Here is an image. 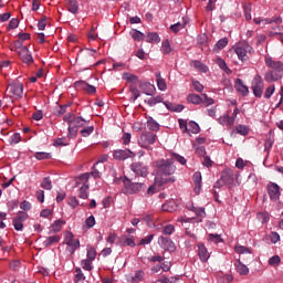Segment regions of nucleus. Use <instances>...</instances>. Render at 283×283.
Masks as SVG:
<instances>
[{
  "label": "nucleus",
  "instance_id": "37998d69",
  "mask_svg": "<svg viewBox=\"0 0 283 283\" xmlns=\"http://www.w3.org/2000/svg\"><path fill=\"white\" fill-rule=\"evenodd\" d=\"M217 63H218V65H219V67L223 71V72H226V74H231V69H229V66H227V62H224V60H222V59H218L217 60Z\"/></svg>",
  "mask_w": 283,
  "mask_h": 283
},
{
  "label": "nucleus",
  "instance_id": "338daca9",
  "mask_svg": "<svg viewBox=\"0 0 283 283\" xmlns=\"http://www.w3.org/2000/svg\"><path fill=\"white\" fill-rule=\"evenodd\" d=\"M13 227L15 231H23V221L13 218Z\"/></svg>",
  "mask_w": 283,
  "mask_h": 283
},
{
  "label": "nucleus",
  "instance_id": "2eb2a0df",
  "mask_svg": "<svg viewBox=\"0 0 283 283\" xmlns=\"http://www.w3.org/2000/svg\"><path fill=\"white\" fill-rule=\"evenodd\" d=\"M132 154L134 153L129 149H117L113 153V158H115V160H127Z\"/></svg>",
  "mask_w": 283,
  "mask_h": 283
},
{
  "label": "nucleus",
  "instance_id": "2f4dec72",
  "mask_svg": "<svg viewBox=\"0 0 283 283\" xmlns=\"http://www.w3.org/2000/svg\"><path fill=\"white\" fill-rule=\"evenodd\" d=\"M95 55H96V50L87 49L83 55L78 54L77 57L81 56L82 59H84V61L90 62L91 59L95 57Z\"/></svg>",
  "mask_w": 283,
  "mask_h": 283
},
{
  "label": "nucleus",
  "instance_id": "a18cd8bd",
  "mask_svg": "<svg viewBox=\"0 0 283 283\" xmlns=\"http://www.w3.org/2000/svg\"><path fill=\"white\" fill-rule=\"evenodd\" d=\"M81 266L84 271H92V269H94V266H92V260L90 259L82 260Z\"/></svg>",
  "mask_w": 283,
  "mask_h": 283
},
{
  "label": "nucleus",
  "instance_id": "bb28decb",
  "mask_svg": "<svg viewBox=\"0 0 283 283\" xmlns=\"http://www.w3.org/2000/svg\"><path fill=\"white\" fill-rule=\"evenodd\" d=\"M191 66L195 67V70H199V72L207 73L209 72V67L205 65L202 62L195 60L191 62Z\"/></svg>",
  "mask_w": 283,
  "mask_h": 283
},
{
  "label": "nucleus",
  "instance_id": "3c124183",
  "mask_svg": "<svg viewBox=\"0 0 283 283\" xmlns=\"http://www.w3.org/2000/svg\"><path fill=\"white\" fill-rule=\"evenodd\" d=\"M122 247H136V242H134L133 238H123L122 239Z\"/></svg>",
  "mask_w": 283,
  "mask_h": 283
},
{
  "label": "nucleus",
  "instance_id": "5fc2aeb1",
  "mask_svg": "<svg viewBox=\"0 0 283 283\" xmlns=\"http://www.w3.org/2000/svg\"><path fill=\"white\" fill-rule=\"evenodd\" d=\"M185 25H186V23L177 22V23L170 25V30H171V32L178 33V32H180V30H182L185 28Z\"/></svg>",
  "mask_w": 283,
  "mask_h": 283
},
{
  "label": "nucleus",
  "instance_id": "c85d7f7f",
  "mask_svg": "<svg viewBox=\"0 0 283 283\" xmlns=\"http://www.w3.org/2000/svg\"><path fill=\"white\" fill-rule=\"evenodd\" d=\"M188 134H200V125L193 120L189 122Z\"/></svg>",
  "mask_w": 283,
  "mask_h": 283
},
{
  "label": "nucleus",
  "instance_id": "ddd939ff",
  "mask_svg": "<svg viewBox=\"0 0 283 283\" xmlns=\"http://www.w3.org/2000/svg\"><path fill=\"white\" fill-rule=\"evenodd\" d=\"M17 54H19L21 61H23V63H27V65H30V63H33L34 61L32 54H30V50H28V46H24V49L18 51Z\"/></svg>",
  "mask_w": 283,
  "mask_h": 283
},
{
  "label": "nucleus",
  "instance_id": "f03ea898",
  "mask_svg": "<svg viewBox=\"0 0 283 283\" xmlns=\"http://www.w3.org/2000/svg\"><path fill=\"white\" fill-rule=\"evenodd\" d=\"M265 65L270 70L264 74L266 83H275L283 76V62L274 61L273 57H265Z\"/></svg>",
  "mask_w": 283,
  "mask_h": 283
},
{
  "label": "nucleus",
  "instance_id": "e2e57ef3",
  "mask_svg": "<svg viewBox=\"0 0 283 283\" xmlns=\"http://www.w3.org/2000/svg\"><path fill=\"white\" fill-rule=\"evenodd\" d=\"M174 231H176V228L171 224H168L164 228L163 233H164V235H171V233H174Z\"/></svg>",
  "mask_w": 283,
  "mask_h": 283
},
{
  "label": "nucleus",
  "instance_id": "bf43d9fd",
  "mask_svg": "<svg viewBox=\"0 0 283 283\" xmlns=\"http://www.w3.org/2000/svg\"><path fill=\"white\" fill-rule=\"evenodd\" d=\"M192 86L199 93L205 91V86L198 80H192Z\"/></svg>",
  "mask_w": 283,
  "mask_h": 283
},
{
  "label": "nucleus",
  "instance_id": "49530a36",
  "mask_svg": "<svg viewBox=\"0 0 283 283\" xmlns=\"http://www.w3.org/2000/svg\"><path fill=\"white\" fill-rule=\"evenodd\" d=\"M144 277H145V272H143V271H137V272L135 273V275L132 276L130 282H133V283L143 282V279H144Z\"/></svg>",
  "mask_w": 283,
  "mask_h": 283
},
{
  "label": "nucleus",
  "instance_id": "6ab92c4d",
  "mask_svg": "<svg viewBox=\"0 0 283 283\" xmlns=\"http://www.w3.org/2000/svg\"><path fill=\"white\" fill-rule=\"evenodd\" d=\"M198 255L201 262H207L209 260V251L207 250V247H205V243L198 244Z\"/></svg>",
  "mask_w": 283,
  "mask_h": 283
},
{
  "label": "nucleus",
  "instance_id": "cd10ccee",
  "mask_svg": "<svg viewBox=\"0 0 283 283\" xmlns=\"http://www.w3.org/2000/svg\"><path fill=\"white\" fill-rule=\"evenodd\" d=\"M218 123L220 125H233V118H231V116H229V114H223L221 117L218 118Z\"/></svg>",
  "mask_w": 283,
  "mask_h": 283
},
{
  "label": "nucleus",
  "instance_id": "680f3d73",
  "mask_svg": "<svg viewBox=\"0 0 283 283\" xmlns=\"http://www.w3.org/2000/svg\"><path fill=\"white\" fill-rule=\"evenodd\" d=\"M179 127L182 130L184 134H188L189 132V124H187V120L179 119Z\"/></svg>",
  "mask_w": 283,
  "mask_h": 283
},
{
  "label": "nucleus",
  "instance_id": "72a5a7b5",
  "mask_svg": "<svg viewBox=\"0 0 283 283\" xmlns=\"http://www.w3.org/2000/svg\"><path fill=\"white\" fill-rule=\"evenodd\" d=\"M146 105H149V107H154V105H158V103H163V96L158 95L156 97H150L148 99H145Z\"/></svg>",
  "mask_w": 283,
  "mask_h": 283
},
{
  "label": "nucleus",
  "instance_id": "4468645a",
  "mask_svg": "<svg viewBox=\"0 0 283 283\" xmlns=\"http://www.w3.org/2000/svg\"><path fill=\"white\" fill-rule=\"evenodd\" d=\"M222 181L226 185H229V187H233V182H235V179L233 178V170L231 169H226L221 172V177Z\"/></svg>",
  "mask_w": 283,
  "mask_h": 283
},
{
  "label": "nucleus",
  "instance_id": "a211bd4d",
  "mask_svg": "<svg viewBox=\"0 0 283 283\" xmlns=\"http://www.w3.org/2000/svg\"><path fill=\"white\" fill-rule=\"evenodd\" d=\"M192 180L195 182V193H200L202 189V174L200 171L195 172Z\"/></svg>",
  "mask_w": 283,
  "mask_h": 283
},
{
  "label": "nucleus",
  "instance_id": "58836bf2",
  "mask_svg": "<svg viewBox=\"0 0 283 283\" xmlns=\"http://www.w3.org/2000/svg\"><path fill=\"white\" fill-rule=\"evenodd\" d=\"M130 36L134 39V41H143V39H145V34L136 29L130 31Z\"/></svg>",
  "mask_w": 283,
  "mask_h": 283
},
{
  "label": "nucleus",
  "instance_id": "6e6552de",
  "mask_svg": "<svg viewBox=\"0 0 283 283\" xmlns=\"http://www.w3.org/2000/svg\"><path fill=\"white\" fill-rule=\"evenodd\" d=\"M7 92H10L12 96H15V98H22L23 97V84L20 82H13L9 84L7 87Z\"/></svg>",
  "mask_w": 283,
  "mask_h": 283
},
{
  "label": "nucleus",
  "instance_id": "423d86ee",
  "mask_svg": "<svg viewBox=\"0 0 283 283\" xmlns=\"http://www.w3.org/2000/svg\"><path fill=\"white\" fill-rule=\"evenodd\" d=\"M253 46L249 44L248 42H240L235 48V54L242 61L243 63L249 61V55L252 54Z\"/></svg>",
  "mask_w": 283,
  "mask_h": 283
},
{
  "label": "nucleus",
  "instance_id": "f3484780",
  "mask_svg": "<svg viewBox=\"0 0 283 283\" xmlns=\"http://www.w3.org/2000/svg\"><path fill=\"white\" fill-rule=\"evenodd\" d=\"M66 244L67 247H71L73 251H76L78 247H81V242L78 240H74V234L72 232L66 233Z\"/></svg>",
  "mask_w": 283,
  "mask_h": 283
},
{
  "label": "nucleus",
  "instance_id": "603ef678",
  "mask_svg": "<svg viewBox=\"0 0 283 283\" xmlns=\"http://www.w3.org/2000/svg\"><path fill=\"white\" fill-rule=\"evenodd\" d=\"M25 49V46L23 45V41H15L14 44L12 45V52H20L21 50Z\"/></svg>",
  "mask_w": 283,
  "mask_h": 283
},
{
  "label": "nucleus",
  "instance_id": "5701e85b",
  "mask_svg": "<svg viewBox=\"0 0 283 283\" xmlns=\"http://www.w3.org/2000/svg\"><path fill=\"white\" fill-rule=\"evenodd\" d=\"M164 105L169 112H182V109H185V105L174 104L171 102H164Z\"/></svg>",
  "mask_w": 283,
  "mask_h": 283
},
{
  "label": "nucleus",
  "instance_id": "79ce46f5",
  "mask_svg": "<svg viewBox=\"0 0 283 283\" xmlns=\"http://www.w3.org/2000/svg\"><path fill=\"white\" fill-rule=\"evenodd\" d=\"M201 103L202 105H205L206 107H209V105H213L216 102L213 101V98L209 97V95L207 94H202L201 95Z\"/></svg>",
  "mask_w": 283,
  "mask_h": 283
},
{
  "label": "nucleus",
  "instance_id": "412c9836",
  "mask_svg": "<svg viewBox=\"0 0 283 283\" xmlns=\"http://www.w3.org/2000/svg\"><path fill=\"white\" fill-rule=\"evenodd\" d=\"M234 269L239 275H249V268L244 265L240 260L234 262Z\"/></svg>",
  "mask_w": 283,
  "mask_h": 283
},
{
  "label": "nucleus",
  "instance_id": "e433bc0d",
  "mask_svg": "<svg viewBox=\"0 0 283 283\" xmlns=\"http://www.w3.org/2000/svg\"><path fill=\"white\" fill-rule=\"evenodd\" d=\"M146 42L147 43H160V36L158 33H148L146 36Z\"/></svg>",
  "mask_w": 283,
  "mask_h": 283
},
{
  "label": "nucleus",
  "instance_id": "7c9ffc66",
  "mask_svg": "<svg viewBox=\"0 0 283 283\" xmlns=\"http://www.w3.org/2000/svg\"><path fill=\"white\" fill-rule=\"evenodd\" d=\"M156 78H157V86L160 92H165L167 90V82H165V78L160 76V73H156Z\"/></svg>",
  "mask_w": 283,
  "mask_h": 283
},
{
  "label": "nucleus",
  "instance_id": "774afa93",
  "mask_svg": "<svg viewBox=\"0 0 283 283\" xmlns=\"http://www.w3.org/2000/svg\"><path fill=\"white\" fill-rule=\"evenodd\" d=\"M161 209H163V211H168V212H172V211H175V209H174V202H167V203H164L163 206H161Z\"/></svg>",
  "mask_w": 283,
  "mask_h": 283
},
{
  "label": "nucleus",
  "instance_id": "4c0bfd02",
  "mask_svg": "<svg viewBox=\"0 0 283 283\" xmlns=\"http://www.w3.org/2000/svg\"><path fill=\"white\" fill-rule=\"evenodd\" d=\"M41 188L46 189V191H52V179H50V177H44L41 182Z\"/></svg>",
  "mask_w": 283,
  "mask_h": 283
},
{
  "label": "nucleus",
  "instance_id": "69168bd1",
  "mask_svg": "<svg viewBox=\"0 0 283 283\" xmlns=\"http://www.w3.org/2000/svg\"><path fill=\"white\" fill-rule=\"evenodd\" d=\"M15 220H19L20 222H25L28 220V214L27 212L20 211L18 214L14 217Z\"/></svg>",
  "mask_w": 283,
  "mask_h": 283
},
{
  "label": "nucleus",
  "instance_id": "7ed1b4c3",
  "mask_svg": "<svg viewBox=\"0 0 283 283\" xmlns=\"http://www.w3.org/2000/svg\"><path fill=\"white\" fill-rule=\"evenodd\" d=\"M64 123H69V134L70 138H76L80 127H85L90 125V119H85L82 116L74 115V113H69L63 117Z\"/></svg>",
  "mask_w": 283,
  "mask_h": 283
},
{
  "label": "nucleus",
  "instance_id": "ea45409f",
  "mask_svg": "<svg viewBox=\"0 0 283 283\" xmlns=\"http://www.w3.org/2000/svg\"><path fill=\"white\" fill-rule=\"evenodd\" d=\"M160 186H158V184H156V179L154 185H151L150 187H148L147 191H146V196H154V193H158L160 191V188H158Z\"/></svg>",
  "mask_w": 283,
  "mask_h": 283
},
{
  "label": "nucleus",
  "instance_id": "0eeeda50",
  "mask_svg": "<svg viewBox=\"0 0 283 283\" xmlns=\"http://www.w3.org/2000/svg\"><path fill=\"white\" fill-rule=\"evenodd\" d=\"M251 90L256 98H262V94H264V81L262 80V76H254L251 84Z\"/></svg>",
  "mask_w": 283,
  "mask_h": 283
},
{
  "label": "nucleus",
  "instance_id": "39448f33",
  "mask_svg": "<svg viewBox=\"0 0 283 283\" xmlns=\"http://www.w3.org/2000/svg\"><path fill=\"white\" fill-rule=\"evenodd\" d=\"M158 140V135L154 134L153 132L145 130L142 133L138 145L142 147V149H147L148 151H151V145H154Z\"/></svg>",
  "mask_w": 283,
  "mask_h": 283
},
{
  "label": "nucleus",
  "instance_id": "a878e982",
  "mask_svg": "<svg viewBox=\"0 0 283 283\" xmlns=\"http://www.w3.org/2000/svg\"><path fill=\"white\" fill-rule=\"evenodd\" d=\"M66 6L69 12L76 14L78 12V1L76 0H66Z\"/></svg>",
  "mask_w": 283,
  "mask_h": 283
},
{
  "label": "nucleus",
  "instance_id": "f704fd0d",
  "mask_svg": "<svg viewBox=\"0 0 283 283\" xmlns=\"http://www.w3.org/2000/svg\"><path fill=\"white\" fill-rule=\"evenodd\" d=\"M87 185V182H90V172H85V174H82L77 177L76 179V187H78V185Z\"/></svg>",
  "mask_w": 283,
  "mask_h": 283
},
{
  "label": "nucleus",
  "instance_id": "393cba45",
  "mask_svg": "<svg viewBox=\"0 0 283 283\" xmlns=\"http://www.w3.org/2000/svg\"><path fill=\"white\" fill-rule=\"evenodd\" d=\"M187 102L192 105H200V103H202V97L198 94L190 93L187 95Z\"/></svg>",
  "mask_w": 283,
  "mask_h": 283
},
{
  "label": "nucleus",
  "instance_id": "20e7f679",
  "mask_svg": "<svg viewBox=\"0 0 283 283\" xmlns=\"http://www.w3.org/2000/svg\"><path fill=\"white\" fill-rule=\"evenodd\" d=\"M120 180L124 185L123 193H126V196L140 193V191H143L144 189H147V186L145 185V182H138L127 177H122Z\"/></svg>",
  "mask_w": 283,
  "mask_h": 283
},
{
  "label": "nucleus",
  "instance_id": "4d7b16f0",
  "mask_svg": "<svg viewBox=\"0 0 283 283\" xmlns=\"http://www.w3.org/2000/svg\"><path fill=\"white\" fill-rule=\"evenodd\" d=\"M235 253L242 254V253H251V249L244 245H237L234 248Z\"/></svg>",
  "mask_w": 283,
  "mask_h": 283
},
{
  "label": "nucleus",
  "instance_id": "c03bdc74",
  "mask_svg": "<svg viewBox=\"0 0 283 283\" xmlns=\"http://www.w3.org/2000/svg\"><path fill=\"white\" fill-rule=\"evenodd\" d=\"M75 277H74V282L78 283V282H84L85 280V274H83V271H81V268H77L75 270Z\"/></svg>",
  "mask_w": 283,
  "mask_h": 283
},
{
  "label": "nucleus",
  "instance_id": "864d4df0",
  "mask_svg": "<svg viewBox=\"0 0 283 283\" xmlns=\"http://www.w3.org/2000/svg\"><path fill=\"white\" fill-rule=\"evenodd\" d=\"M163 54H169L171 52V46L169 45V40H165L161 44Z\"/></svg>",
  "mask_w": 283,
  "mask_h": 283
},
{
  "label": "nucleus",
  "instance_id": "aec40b11",
  "mask_svg": "<svg viewBox=\"0 0 283 283\" xmlns=\"http://www.w3.org/2000/svg\"><path fill=\"white\" fill-rule=\"evenodd\" d=\"M253 21L256 25H260V23H263L264 25L269 23H276V24L282 23V19L280 17L271 18V19L254 18Z\"/></svg>",
  "mask_w": 283,
  "mask_h": 283
},
{
  "label": "nucleus",
  "instance_id": "6e6d98bb",
  "mask_svg": "<svg viewBox=\"0 0 283 283\" xmlns=\"http://www.w3.org/2000/svg\"><path fill=\"white\" fill-rule=\"evenodd\" d=\"M237 133L241 136H247L249 134V127H247L245 125H238Z\"/></svg>",
  "mask_w": 283,
  "mask_h": 283
},
{
  "label": "nucleus",
  "instance_id": "9b49d317",
  "mask_svg": "<svg viewBox=\"0 0 283 283\" xmlns=\"http://www.w3.org/2000/svg\"><path fill=\"white\" fill-rule=\"evenodd\" d=\"M268 193L272 200H280V186H277V184L270 182L268 185Z\"/></svg>",
  "mask_w": 283,
  "mask_h": 283
},
{
  "label": "nucleus",
  "instance_id": "1a4fd4ad",
  "mask_svg": "<svg viewBox=\"0 0 283 283\" xmlns=\"http://www.w3.org/2000/svg\"><path fill=\"white\" fill-rule=\"evenodd\" d=\"M158 244L164 249V251H176V244L168 237H159Z\"/></svg>",
  "mask_w": 283,
  "mask_h": 283
},
{
  "label": "nucleus",
  "instance_id": "13d9d810",
  "mask_svg": "<svg viewBox=\"0 0 283 283\" xmlns=\"http://www.w3.org/2000/svg\"><path fill=\"white\" fill-rule=\"evenodd\" d=\"M35 158L36 160H48L52 158V155H50V153H36Z\"/></svg>",
  "mask_w": 283,
  "mask_h": 283
},
{
  "label": "nucleus",
  "instance_id": "f257e3e1",
  "mask_svg": "<svg viewBox=\"0 0 283 283\" xmlns=\"http://www.w3.org/2000/svg\"><path fill=\"white\" fill-rule=\"evenodd\" d=\"M176 174V166L174 165V159H161L157 161V175L155 177V184L158 187L167 185V182H176L174 176Z\"/></svg>",
  "mask_w": 283,
  "mask_h": 283
},
{
  "label": "nucleus",
  "instance_id": "052dcab7",
  "mask_svg": "<svg viewBox=\"0 0 283 283\" xmlns=\"http://www.w3.org/2000/svg\"><path fill=\"white\" fill-rule=\"evenodd\" d=\"M275 94V85H270L264 93V98H271Z\"/></svg>",
  "mask_w": 283,
  "mask_h": 283
},
{
  "label": "nucleus",
  "instance_id": "c9c22d12",
  "mask_svg": "<svg viewBox=\"0 0 283 283\" xmlns=\"http://www.w3.org/2000/svg\"><path fill=\"white\" fill-rule=\"evenodd\" d=\"M63 224H65V221L59 219L52 223L51 229L54 233H59L63 229Z\"/></svg>",
  "mask_w": 283,
  "mask_h": 283
},
{
  "label": "nucleus",
  "instance_id": "0e129e2a",
  "mask_svg": "<svg viewBox=\"0 0 283 283\" xmlns=\"http://www.w3.org/2000/svg\"><path fill=\"white\" fill-rule=\"evenodd\" d=\"M88 174L94 178H101V176H103V174L96 168V164L92 167V171Z\"/></svg>",
  "mask_w": 283,
  "mask_h": 283
},
{
  "label": "nucleus",
  "instance_id": "09e8293b",
  "mask_svg": "<svg viewBox=\"0 0 283 283\" xmlns=\"http://www.w3.org/2000/svg\"><path fill=\"white\" fill-rule=\"evenodd\" d=\"M91 134H94V126H87L81 130L83 138H87V136H91Z\"/></svg>",
  "mask_w": 283,
  "mask_h": 283
},
{
  "label": "nucleus",
  "instance_id": "473e14b6",
  "mask_svg": "<svg viewBox=\"0 0 283 283\" xmlns=\"http://www.w3.org/2000/svg\"><path fill=\"white\" fill-rule=\"evenodd\" d=\"M88 190H90V185L83 184L80 187V190H78V198H82L83 200L87 199V191Z\"/></svg>",
  "mask_w": 283,
  "mask_h": 283
},
{
  "label": "nucleus",
  "instance_id": "de8ad7c7",
  "mask_svg": "<svg viewBox=\"0 0 283 283\" xmlns=\"http://www.w3.org/2000/svg\"><path fill=\"white\" fill-rule=\"evenodd\" d=\"M227 45H229V39L228 38L220 39L216 43V48L219 49V50H224V48H227Z\"/></svg>",
  "mask_w": 283,
  "mask_h": 283
},
{
  "label": "nucleus",
  "instance_id": "9d476101",
  "mask_svg": "<svg viewBox=\"0 0 283 283\" xmlns=\"http://www.w3.org/2000/svg\"><path fill=\"white\" fill-rule=\"evenodd\" d=\"M132 171L136 174V176H140L142 178H147L149 175V171L147 170L146 166L143 165V163H133L130 165Z\"/></svg>",
  "mask_w": 283,
  "mask_h": 283
},
{
  "label": "nucleus",
  "instance_id": "f8f14e48",
  "mask_svg": "<svg viewBox=\"0 0 283 283\" xmlns=\"http://www.w3.org/2000/svg\"><path fill=\"white\" fill-rule=\"evenodd\" d=\"M75 87L77 90H84L87 94H96V86L87 84L85 81L75 82Z\"/></svg>",
  "mask_w": 283,
  "mask_h": 283
},
{
  "label": "nucleus",
  "instance_id": "a19ab883",
  "mask_svg": "<svg viewBox=\"0 0 283 283\" xmlns=\"http://www.w3.org/2000/svg\"><path fill=\"white\" fill-rule=\"evenodd\" d=\"M87 260H91L92 262H94V260H96V249H94L92 245H87Z\"/></svg>",
  "mask_w": 283,
  "mask_h": 283
},
{
  "label": "nucleus",
  "instance_id": "dca6fc26",
  "mask_svg": "<svg viewBox=\"0 0 283 283\" xmlns=\"http://www.w3.org/2000/svg\"><path fill=\"white\" fill-rule=\"evenodd\" d=\"M234 87L241 96H249V86L244 85V82L241 78L235 80Z\"/></svg>",
  "mask_w": 283,
  "mask_h": 283
},
{
  "label": "nucleus",
  "instance_id": "b1692460",
  "mask_svg": "<svg viewBox=\"0 0 283 283\" xmlns=\"http://www.w3.org/2000/svg\"><path fill=\"white\" fill-rule=\"evenodd\" d=\"M59 242H61V237L60 235H52L46 238L43 241V247L48 248V247H52L53 244H59Z\"/></svg>",
  "mask_w": 283,
  "mask_h": 283
},
{
  "label": "nucleus",
  "instance_id": "8fccbe9b",
  "mask_svg": "<svg viewBox=\"0 0 283 283\" xmlns=\"http://www.w3.org/2000/svg\"><path fill=\"white\" fill-rule=\"evenodd\" d=\"M123 78L128 83H136L138 81V76L130 73H124Z\"/></svg>",
  "mask_w": 283,
  "mask_h": 283
},
{
  "label": "nucleus",
  "instance_id": "c756f323",
  "mask_svg": "<svg viewBox=\"0 0 283 283\" xmlns=\"http://www.w3.org/2000/svg\"><path fill=\"white\" fill-rule=\"evenodd\" d=\"M188 209H189V211H193V213H196V216L198 218L207 217V212H205V208H198V207L190 206V207H188Z\"/></svg>",
  "mask_w": 283,
  "mask_h": 283
},
{
  "label": "nucleus",
  "instance_id": "4be33fe9",
  "mask_svg": "<svg viewBox=\"0 0 283 283\" xmlns=\"http://www.w3.org/2000/svg\"><path fill=\"white\" fill-rule=\"evenodd\" d=\"M147 129L149 132H160V124L154 119V117H148L146 123Z\"/></svg>",
  "mask_w": 283,
  "mask_h": 283
}]
</instances>
